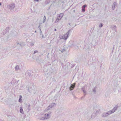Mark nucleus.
Instances as JSON below:
<instances>
[{"label":"nucleus","mask_w":121,"mask_h":121,"mask_svg":"<svg viewBox=\"0 0 121 121\" xmlns=\"http://www.w3.org/2000/svg\"><path fill=\"white\" fill-rule=\"evenodd\" d=\"M73 30V29L71 28L69 29L68 31L63 36V38L65 39L66 40L68 38L69 32H71V30Z\"/></svg>","instance_id":"1"},{"label":"nucleus","mask_w":121,"mask_h":121,"mask_svg":"<svg viewBox=\"0 0 121 121\" xmlns=\"http://www.w3.org/2000/svg\"><path fill=\"white\" fill-rule=\"evenodd\" d=\"M87 86L86 85H85L82 88V91L83 92L84 94V96H85L86 94V90L87 89Z\"/></svg>","instance_id":"2"},{"label":"nucleus","mask_w":121,"mask_h":121,"mask_svg":"<svg viewBox=\"0 0 121 121\" xmlns=\"http://www.w3.org/2000/svg\"><path fill=\"white\" fill-rule=\"evenodd\" d=\"M32 72L30 71H27L26 72L25 75L27 77H30L31 76Z\"/></svg>","instance_id":"3"},{"label":"nucleus","mask_w":121,"mask_h":121,"mask_svg":"<svg viewBox=\"0 0 121 121\" xmlns=\"http://www.w3.org/2000/svg\"><path fill=\"white\" fill-rule=\"evenodd\" d=\"M9 27H8L6 28V29L3 30V31L2 32V34L3 35H5L6 33L9 32Z\"/></svg>","instance_id":"4"},{"label":"nucleus","mask_w":121,"mask_h":121,"mask_svg":"<svg viewBox=\"0 0 121 121\" xmlns=\"http://www.w3.org/2000/svg\"><path fill=\"white\" fill-rule=\"evenodd\" d=\"M75 83H74L72 84H71L70 86L69 87V90L72 91L73 90L75 87Z\"/></svg>","instance_id":"5"},{"label":"nucleus","mask_w":121,"mask_h":121,"mask_svg":"<svg viewBox=\"0 0 121 121\" xmlns=\"http://www.w3.org/2000/svg\"><path fill=\"white\" fill-rule=\"evenodd\" d=\"M69 45V47H74L75 48L77 47V48H78V47L77 46V43L75 42L71 44H70Z\"/></svg>","instance_id":"6"},{"label":"nucleus","mask_w":121,"mask_h":121,"mask_svg":"<svg viewBox=\"0 0 121 121\" xmlns=\"http://www.w3.org/2000/svg\"><path fill=\"white\" fill-rule=\"evenodd\" d=\"M45 74L46 75H49L51 73V72L49 69H47L46 70H45Z\"/></svg>","instance_id":"7"},{"label":"nucleus","mask_w":121,"mask_h":121,"mask_svg":"<svg viewBox=\"0 0 121 121\" xmlns=\"http://www.w3.org/2000/svg\"><path fill=\"white\" fill-rule=\"evenodd\" d=\"M15 7V5L13 4H12L9 6V8L10 9H14Z\"/></svg>","instance_id":"8"},{"label":"nucleus","mask_w":121,"mask_h":121,"mask_svg":"<svg viewBox=\"0 0 121 121\" xmlns=\"http://www.w3.org/2000/svg\"><path fill=\"white\" fill-rule=\"evenodd\" d=\"M10 34L12 35L15 36L17 35V32L13 30L11 32Z\"/></svg>","instance_id":"9"},{"label":"nucleus","mask_w":121,"mask_h":121,"mask_svg":"<svg viewBox=\"0 0 121 121\" xmlns=\"http://www.w3.org/2000/svg\"><path fill=\"white\" fill-rule=\"evenodd\" d=\"M10 34L12 35L15 36L17 35V32L13 30L11 32Z\"/></svg>","instance_id":"10"},{"label":"nucleus","mask_w":121,"mask_h":121,"mask_svg":"<svg viewBox=\"0 0 121 121\" xmlns=\"http://www.w3.org/2000/svg\"><path fill=\"white\" fill-rule=\"evenodd\" d=\"M45 118V120L49 118L50 117V115H49V114H45L44 115Z\"/></svg>","instance_id":"11"},{"label":"nucleus","mask_w":121,"mask_h":121,"mask_svg":"<svg viewBox=\"0 0 121 121\" xmlns=\"http://www.w3.org/2000/svg\"><path fill=\"white\" fill-rule=\"evenodd\" d=\"M117 5V3L115 2H114L113 4L112 7V9L113 10H114L115 8V7Z\"/></svg>","instance_id":"12"},{"label":"nucleus","mask_w":121,"mask_h":121,"mask_svg":"<svg viewBox=\"0 0 121 121\" xmlns=\"http://www.w3.org/2000/svg\"><path fill=\"white\" fill-rule=\"evenodd\" d=\"M111 27L113 30H115V32L116 31V26L115 25H111Z\"/></svg>","instance_id":"13"},{"label":"nucleus","mask_w":121,"mask_h":121,"mask_svg":"<svg viewBox=\"0 0 121 121\" xmlns=\"http://www.w3.org/2000/svg\"><path fill=\"white\" fill-rule=\"evenodd\" d=\"M112 113H113V112H112V110H111L106 112V114H107V115L108 116Z\"/></svg>","instance_id":"14"},{"label":"nucleus","mask_w":121,"mask_h":121,"mask_svg":"<svg viewBox=\"0 0 121 121\" xmlns=\"http://www.w3.org/2000/svg\"><path fill=\"white\" fill-rule=\"evenodd\" d=\"M17 45L18 46H19V47H20L22 48L23 46H24V44H23V43H17Z\"/></svg>","instance_id":"15"},{"label":"nucleus","mask_w":121,"mask_h":121,"mask_svg":"<svg viewBox=\"0 0 121 121\" xmlns=\"http://www.w3.org/2000/svg\"><path fill=\"white\" fill-rule=\"evenodd\" d=\"M56 104L54 103H52L51 104L49 105V107H50V108H52Z\"/></svg>","instance_id":"16"},{"label":"nucleus","mask_w":121,"mask_h":121,"mask_svg":"<svg viewBox=\"0 0 121 121\" xmlns=\"http://www.w3.org/2000/svg\"><path fill=\"white\" fill-rule=\"evenodd\" d=\"M96 113H95L94 112L93 113L91 116V118H94L96 116Z\"/></svg>","instance_id":"17"},{"label":"nucleus","mask_w":121,"mask_h":121,"mask_svg":"<svg viewBox=\"0 0 121 121\" xmlns=\"http://www.w3.org/2000/svg\"><path fill=\"white\" fill-rule=\"evenodd\" d=\"M117 106H115L114 108L112 110L113 113L117 109V108L118 107Z\"/></svg>","instance_id":"18"},{"label":"nucleus","mask_w":121,"mask_h":121,"mask_svg":"<svg viewBox=\"0 0 121 121\" xmlns=\"http://www.w3.org/2000/svg\"><path fill=\"white\" fill-rule=\"evenodd\" d=\"M4 89L5 90H8L9 89V87L8 85H7L4 86Z\"/></svg>","instance_id":"19"},{"label":"nucleus","mask_w":121,"mask_h":121,"mask_svg":"<svg viewBox=\"0 0 121 121\" xmlns=\"http://www.w3.org/2000/svg\"><path fill=\"white\" fill-rule=\"evenodd\" d=\"M22 96L21 95L19 96V99L18 100V101L20 103L22 102Z\"/></svg>","instance_id":"20"},{"label":"nucleus","mask_w":121,"mask_h":121,"mask_svg":"<svg viewBox=\"0 0 121 121\" xmlns=\"http://www.w3.org/2000/svg\"><path fill=\"white\" fill-rule=\"evenodd\" d=\"M64 15V13H60L59 16H58V17L60 18V19H61Z\"/></svg>","instance_id":"21"},{"label":"nucleus","mask_w":121,"mask_h":121,"mask_svg":"<svg viewBox=\"0 0 121 121\" xmlns=\"http://www.w3.org/2000/svg\"><path fill=\"white\" fill-rule=\"evenodd\" d=\"M107 116L106 114V113L104 112L103 113L102 116V117H107Z\"/></svg>","instance_id":"22"},{"label":"nucleus","mask_w":121,"mask_h":121,"mask_svg":"<svg viewBox=\"0 0 121 121\" xmlns=\"http://www.w3.org/2000/svg\"><path fill=\"white\" fill-rule=\"evenodd\" d=\"M96 86H95L93 90V92L95 94L96 91Z\"/></svg>","instance_id":"23"},{"label":"nucleus","mask_w":121,"mask_h":121,"mask_svg":"<svg viewBox=\"0 0 121 121\" xmlns=\"http://www.w3.org/2000/svg\"><path fill=\"white\" fill-rule=\"evenodd\" d=\"M20 112L21 113H22L23 114H24L22 108V107H21L20 108Z\"/></svg>","instance_id":"24"},{"label":"nucleus","mask_w":121,"mask_h":121,"mask_svg":"<svg viewBox=\"0 0 121 121\" xmlns=\"http://www.w3.org/2000/svg\"><path fill=\"white\" fill-rule=\"evenodd\" d=\"M19 66L17 65L15 67V69L16 71H18L19 70Z\"/></svg>","instance_id":"25"},{"label":"nucleus","mask_w":121,"mask_h":121,"mask_svg":"<svg viewBox=\"0 0 121 121\" xmlns=\"http://www.w3.org/2000/svg\"><path fill=\"white\" fill-rule=\"evenodd\" d=\"M30 109H31V108L30 107V104H29V105L28 106V108H27V109H28V112H29V111Z\"/></svg>","instance_id":"26"},{"label":"nucleus","mask_w":121,"mask_h":121,"mask_svg":"<svg viewBox=\"0 0 121 121\" xmlns=\"http://www.w3.org/2000/svg\"><path fill=\"white\" fill-rule=\"evenodd\" d=\"M100 110H98L96 111H94V112L95 113H96V114H97L98 113H99V112H100Z\"/></svg>","instance_id":"27"},{"label":"nucleus","mask_w":121,"mask_h":121,"mask_svg":"<svg viewBox=\"0 0 121 121\" xmlns=\"http://www.w3.org/2000/svg\"><path fill=\"white\" fill-rule=\"evenodd\" d=\"M39 119L40 120H45V117H41L39 118Z\"/></svg>","instance_id":"28"},{"label":"nucleus","mask_w":121,"mask_h":121,"mask_svg":"<svg viewBox=\"0 0 121 121\" xmlns=\"http://www.w3.org/2000/svg\"><path fill=\"white\" fill-rule=\"evenodd\" d=\"M46 16L45 15H44L43 17V23H44L45 22V21H46Z\"/></svg>","instance_id":"29"},{"label":"nucleus","mask_w":121,"mask_h":121,"mask_svg":"<svg viewBox=\"0 0 121 121\" xmlns=\"http://www.w3.org/2000/svg\"><path fill=\"white\" fill-rule=\"evenodd\" d=\"M51 108H50V107L49 106L45 110H48L50 109H51Z\"/></svg>","instance_id":"30"},{"label":"nucleus","mask_w":121,"mask_h":121,"mask_svg":"<svg viewBox=\"0 0 121 121\" xmlns=\"http://www.w3.org/2000/svg\"><path fill=\"white\" fill-rule=\"evenodd\" d=\"M103 26V24L101 23L99 25V27H102V26Z\"/></svg>","instance_id":"31"},{"label":"nucleus","mask_w":121,"mask_h":121,"mask_svg":"<svg viewBox=\"0 0 121 121\" xmlns=\"http://www.w3.org/2000/svg\"><path fill=\"white\" fill-rule=\"evenodd\" d=\"M75 65H74V64H72L70 68H73L74 66Z\"/></svg>","instance_id":"32"},{"label":"nucleus","mask_w":121,"mask_h":121,"mask_svg":"<svg viewBox=\"0 0 121 121\" xmlns=\"http://www.w3.org/2000/svg\"><path fill=\"white\" fill-rule=\"evenodd\" d=\"M34 45V43H30V45L31 46H33Z\"/></svg>","instance_id":"33"},{"label":"nucleus","mask_w":121,"mask_h":121,"mask_svg":"<svg viewBox=\"0 0 121 121\" xmlns=\"http://www.w3.org/2000/svg\"><path fill=\"white\" fill-rule=\"evenodd\" d=\"M40 30V35H42V31L41 30Z\"/></svg>","instance_id":"34"},{"label":"nucleus","mask_w":121,"mask_h":121,"mask_svg":"<svg viewBox=\"0 0 121 121\" xmlns=\"http://www.w3.org/2000/svg\"><path fill=\"white\" fill-rule=\"evenodd\" d=\"M38 52V51H37V50H35L34 51V52L33 53V54H34Z\"/></svg>","instance_id":"35"},{"label":"nucleus","mask_w":121,"mask_h":121,"mask_svg":"<svg viewBox=\"0 0 121 121\" xmlns=\"http://www.w3.org/2000/svg\"><path fill=\"white\" fill-rule=\"evenodd\" d=\"M82 12H84L85 11V10L84 8L82 7Z\"/></svg>","instance_id":"36"},{"label":"nucleus","mask_w":121,"mask_h":121,"mask_svg":"<svg viewBox=\"0 0 121 121\" xmlns=\"http://www.w3.org/2000/svg\"><path fill=\"white\" fill-rule=\"evenodd\" d=\"M61 64L62 67H63L65 66V65H64L62 62L61 63Z\"/></svg>","instance_id":"37"},{"label":"nucleus","mask_w":121,"mask_h":121,"mask_svg":"<svg viewBox=\"0 0 121 121\" xmlns=\"http://www.w3.org/2000/svg\"><path fill=\"white\" fill-rule=\"evenodd\" d=\"M71 64L70 63H69L68 66H69V67H70L71 65Z\"/></svg>","instance_id":"38"},{"label":"nucleus","mask_w":121,"mask_h":121,"mask_svg":"<svg viewBox=\"0 0 121 121\" xmlns=\"http://www.w3.org/2000/svg\"><path fill=\"white\" fill-rule=\"evenodd\" d=\"M86 6V5H84L82 6V8H85Z\"/></svg>","instance_id":"39"},{"label":"nucleus","mask_w":121,"mask_h":121,"mask_svg":"<svg viewBox=\"0 0 121 121\" xmlns=\"http://www.w3.org/2000/svg\"><path fill=\"white\" fill-rule=\"evenodd\" d=\"M51 112H49L48 113H47V114H49V115H50V114H51Z\"/></svg>","instance_id":"40"},{"label":"nucleus","mask_w":121,"mask_h":121,"mask_svg":"<svg viewBox=\"0 0 121 121\" xmlns=\"http://www.w3.org/2000/svg\"><path fill=\"white\" fill-rule=\"evenodd\" d=\"M38 28L39 29V30H41V28L40 27V25H39V26H38Z\"/></svg>","instance_id":"41"},{"label":"nucleus","mask_w":121,"mask_h":121,"mask_svg":"<svg viewBox=\"0 0 121 121\" xmlns=\"http://www.w3.org/2000/svg\"><path fill=\"white\" fill-rule=\"evenodd\" d=\"M42 35V38H45V37L43 35V34H42V35Z\"/></svg>","instance_id":"42"},{"label":"nucleus","mask_w":121,"mask_h":121,"mask_svg":"<svg viewBox=\"0 0 121 121\" xmlns=\"http://www.w3.org/2000/svg\"><path fill=\"white\" fill-rule=\"evenodd\" d=\"M61 19H60V18H59V17H58L57 18V19H56V20H58V21L59 20H60Z\"/></svg>","instance_id":"43"},{"label":"nucleus","mask_w":121,"mask_h":121,"mask_svg":"<svg viewBox=\"0 0 121 121\" xmlns=\"http://www.w3.org/2000/svg\"><path fill=\"white\" fill-rule=\"evenodd\" d=\"M52 80L53 81H54V82H55L56 80L54 78H52Z\"/></svg>","instance_id":"44"},{"label":"nucleus","mask_w":121,"mask_h":121,"mask_svg":"<svg viewBox=\"0 0 121 121\" xmlns=\"http://www.w3.org/2000/svg\"><path fill=\"white\" fill-rule=\"evenodd\" d=\"M54 91H51V92H50V94H51L53 92H54Z\"/></svg>","instance_id":"45"},{"label":"nucleus","mask_w":121,"mask_h":121,"mask_svg":"<svg viewBox=\"0 0 121 121\" xmlns=\"http://www.w3.org/2000/svg\"><path fill=\"white\" fill-rule=\"evenodd\" d=\"M27 90L29 92H30V91L29 90V88L28 87V89H27Z\"/></svg>","instance_id":"46"},{"label":"nucleus","mask_w":121,"mask_h":121,"mask_svg":"<svg viewBox=\"0 0 121 121\" xmlns=\"http://www.w3.org/2000/svg\"><path fill=\"white\" fill-rule=\"evenodd\" d=\"M51 6V5L49 7H48V9H50Z\"/></svg>","instance_id":"47"},{"label":"nucleus","mask_w":121,"mask_h":121,"mask_svg":"<svg viewBox=\"0 0 121 121\" xmlns=\"http://www.w3.org/2000/svg\"><path fill=\"white\" fill-rule=\"evenodd\" d=\"M35 1H38L39 0H34Z\"/></svg>","instance_id":"48"},{"label":"nucleus","mask_w":121,"mask_h":121,"mask_svg":"<svg viewBox=\"0 0 121 121\" xmlns=\"http://www.w3.org/2000/svg\"><path fill=\"white\" fill-rule=\"evenodd\" d=\"M56 29H54V31H56Z\"/></svg>","instance_id":"49"},{"label":"nucleus","mask_w":121,"mask_h":121,"mask_svg":"<svg viewBox=\"0 0 121 121\" xmlns=\"http://www.w3.org/2000/svg\"><path fill=\"white\" fill-rule=\"evenodd\" d=\"M8 117H11V116H8Z\"/></svg>","instance_id":"50"},{"label":"nucleus","mask_w":121,"mask_h":121,"mask_svg":"<svg viewBox=\"0 0 121 121\" xmlns=\"http://www.w3.org/2000/svg\"><path fill=\"white\" fill-rule=\"evenodd\" d=\"M1 2H0V5H1Z\"/></svg>","instance_id":"51"},{"label":"nucleus","mask_w":121,"mask_h":121,"mask_svg":"<svg viewBox=\"0 0 121 121\" xmlns=\"http://www.w3.org/2000/svg\"><path fill=\"white\" fill-rule=\"evenodd\" d=\"M70 23H69V25H70Z\"/></svg>","instance_id":"52"},{"label":"nucleus","mask_w":121,"mask_h":121,"mask_svg":"<svg viewBox=\"0 0 121 121\" xmlns=\"http://www.w3.org/2000/svg\"><path fill=\"white\" fill-rule=\"evenodd\" d=\"M36 32H36V31L35 30V33H36Z\"/></svg>","instance_id":"53"},{"label":"nucleus","mask_w":121,"mask_h":121,"mask_svg":"<svg viewBox=\"0 0 121 121\" xmlns=\"http://www.w3.org/2000/svg\"><path fill=\"white\" fill-rule=\"evenodd\" d=\"M114 47H113V49H114Z\"/></svg>","instance_id":"54"},{"label":"nucleus","mask_w":121,"mask_h":121,"mask_svg":"<svg viewBox=\"0 0 121 121\" xmlns=\"http://www.w3.org/2000/svg\"><path fill=\"white\" fill-rule=\"evenodd\" d=\"M75 11L74 10V12H75Z\"/></svg>","instance_id":"55"},{"label":"nucleus","mask_w":121,"mask_h":121,"mask_svg":"<svg viewBox=\"0 0 121 121\" xmlns=\"http://www.w3.org/2000/svg\"><path fill=\"white\" fill-rule=\"evenodd\" d=\"M113 52V50H112V52Z\"/></svg>","instance_id":"56"}]
</instances>
